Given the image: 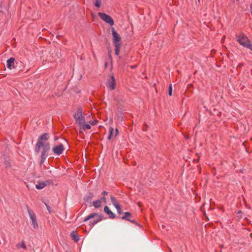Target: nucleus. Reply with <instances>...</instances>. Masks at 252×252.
I'll return each mask as SVG.
<instances>
[{
  "instance_id": "obj_26",
  "label": "nucleus",
  "mask_w": 252,
  "mask_h": 252,
  "mask_svg": "<svg viewBox=\"0 0 252 252\" xmlns=\"http://www.w3.org/2000/svg\"><path fill=\"white\" fill-rule=\"evenodd\" d=\"M168 94L170 96H171L172 94V86L171 84L169 86Z\"/></svg>"
},
{
  "instance_id": "obj_21",
  "label": "nucleus",
  "mask_w": 252,
  "mask_h": 252,
  "mask_svg": "<svg viewBox=\"0 0 252 252\" xmlns=\"http://www.w3.org/2000/svg\"><path fill=\"white\" fill-rule=\"evenodd\" d=\"M82 126V128L84 130L90 129L91 128V126L89 124H83V125H81Z\"/></svg>"
},
{
  "instance_id": "obj_11",
  "label": "nucleus",
  "mask_w": 252,
  "mask_h": 252,
  "mask_svg": "<svg viewBox=\"0 0 252 252\" xmlns=\"http://www.w3.org/2000/svg\"><path fill=\"white\" fill-rule=\"evenodd\" d=\"M70 236L71 239L75 242H78L80 240L79 236L77 234L75 231H73L71 232Z\"/></svg>"
},
{
  "instance_id": "obj_25",
  "label": "nucleus",
  "mask_w": 252,
  "mask_h": 252,
  "mask_svg": "<svg viewBox=\"0 0 252 252\" xmlns=\"http://www.w3.org/2000/svg\"><path fill=\"white\" fill-rule=\"evenodd\" d=\"M129 221L131 222V223L134 224L135 225L138 226L139 227H142L141 224H140L139 223H138L137 221H136L134 220H132L130 219V220H129Z\"/></svg>"
},
{
  "instance_id": "obj_33",
  "label": "nucleus",
  "mask_w": 252,
  "mask_h": 252,
  "mask_svg": "<svg viewBox=\"0 0 252 252\" xmlns=\"http://www.w3.org/2000/svg\"><path fill=\"white\" fill-rule=\"evenodd\" d=\"M96 122H97L96 121H94L90 122V124L94 126L96 124Z\"/></svg>"
},
{
  "instance_id": "obj_22",
  "label": "nucleus",
  "mask_w": 252,
  "mask_h": 252,
  "mask_svg": "<svg viewBox=\"0 0 252 252\" xmlns=\"http://www.w3.org/2000/svg\"><path fill=\"white\" fill-rule=\"evenodd\" d=\"M95 2L94 3V6L97 7H100L101 4V0H94Z\"/></svg>"
},
{
  "instance_id": "obj_10",
  "label": "nucleus",
  "mask_w": 252,
  "mask_h": 252,
  "mask_svg": "<svg viewBox=\"0 0 252 252\" xmlns=\"http://www.w3.org/2000/svg\"><path fill=\"white\" fill-rule=\"evenodd\" d=\"M103 219V216L102 215H98V218L97 219L95 220H93V221H90L89 223V225L92 227H93L95 224L97 223L98 222L100 221Z\"/></svg>"
},
{
  "instance_id": "obj_2",
  "label": "nucleus",
  "mask_w": 252,
  "mask_h": 252,
  "mask_svg": "<svg viewBox=\"0 0 252 252\" xmlns=\"http://www.w3.org/2000/svg\"><path fill=\"white\" fill-rule=\"evenodd\" d=\"M237 41L240 45L249 48L252 51V43L249 39L244 33L237 36Z\"/></svg>"
},
{
  "instance_id": "obj_5",
  "label": "nucleus",
  "mask_w": 252,
  "mask_h": 252,
  "mask_svg": "<svg viewBox=\"0 0 252 252\" xmlns=\"http://www.w3.org/2000/svg\"><path fill=\"white\" fill-rule=\"evenodd\" d=\"M98 16L101 20L105 22L106 23L109 24L110 26H113L114 24L113 19L109 15H107L105 13L98 12Z\"/></svg>"
},
{
  "instance_id": "obj_34",
  "label": "nucleus",
  "mask_w": 252,
  "mask_h": 252,
  "mask_svg": "<svg viewBox=\"0 0 252 252\" xmlns=\"http://www.w3.org/2000/svg\"><path fill=\"white\" fill-rule=\"evenodd\" d=\"M118 133H119L118 129L117 128H116L115 130V133L114 134V137H116L117 135L118 134Z\"/></svg>"
},
{
  "instance_id": "obj_9",
  "label": "nucleus",
  "mask_w": 252,
  "mask_h": 252,
  "mask_svg": "<svg viewBox=\"0 0 252 252\" xmlns=\"http://www.w3.org/2000/svg\"><path fill=\"white\" fill-rule=\"evenodd\" d=\"M104 211L107 214L109 215V217L110 219H113L116 217V215L113 213L109 208V207L107 206H105L104 208Z\"/></svg>"
},
{
  "instance_id": "obj_24",
  "label": "nucleus",
  "mask_w": 252,
  "mask_h": 252,
  "mask_svg": "<svg viewBox=\"0 0 252 252\" xmlns=\"http://www.w3.org/2000/svg\"><path fill=\"white\" fill-rule=\"evenodd\" d=\"M17 247L18 248H23L24 249H26V244H25V243L24 242H22L21 243L17 244Z\"/></svg>"
},
{
  "instance_id": "obj_12",
  "label": "nucleus",
  "mask_w": 252,
  "mask_h": 252,
  "mask_svg": "<svg viewBox=\"0 0 252 252\" xmlns=\"http://www.w3.org/2000/svg\"><path fill=\"white\" fill-rule=\"evenodd\" d=\"M15 59L14 58H10L7 61V67L9 69H11L14 67Z\"/></svg>"
},
{
  "instance_id": "obj_16",
  "label": "nucleus",
  "mask_w": 252,
  "mask_h": 252,
  "mask_svg": "<svg viewBox=\"0 0 252 252\" xmlns=\"http://www.w3.org/2000/svg\"><path fill=\"white\" fill-rule=\"evenodd\" d=\"M46 185H47V184H46L45 182H41L36 185L35 188L37 189H43Z\"/></svg>"
},
{
  "instance_id": "obj_36",
  "label": "nucleus",
  "mask_w": 252,
  "mask_h": 252,
  "mask_svg": "<svg viewBox=\"0 0 252 252\" xmlns=\"http://www.w3.org/2000/svg\"><path fill=\"white\" fill-rule=\"evenodd\" d=\"M58 139H59V138H58V136H55L54 137V140H55V141H57V140H58Z\"/></svg>"
},
{
  "instance_id": "obj_1",
  "label": "nucleus",
  "mask_w": 252,
  "mask_h": 252,
  "mask_svg": "<svg viewBox=\"0 0 252 252\" xmlns=\"http://www.w3.org/2000/svg\"><path fill=\"white\" fill-rule=\"evenodd\" d=\"M50 137V135L48 133H43L39 136L34 149L37 154H39L40 149L42 148L41 154L48 156L51 147L50 143L47 141Z\"/></svg>"
},
{
  "instance_id": "obj_23",
  "label": "nucleus",
  "mask_w": 252,
  "mask_h": 252,
  "mask_svg": "<svg viewBox=\"0 0 252 252\" xmlns=\"http://www.w3.org/2000/svg\"><path fill=\"white\" fill-rule=\"evenodd\" d=\"M48 157L47 155H41V159H40V164H42L45 161V159H46L47 157Z\"/></svg>"
},
{
  "instance_id": "obj_7",
  "label": "nucleus",
  "mask_w": 252,
  "mask_h": 252,
  "mask_svg": "<svg viewBox=\"0 0 252 252\" xmlns=\"http://www.w3.org/2000/svg\"><path fill=\"white\" fill-rule=\"evenodd\" d=\"M64 150L63 144L60 143L58 145H56L52 148L53 153L55 155L59 156L61 155Z\"/></svg>"
},
{
  "instance_id": "obj_27",
  "label": "nucleus",
  "mask_w": 252,
  "mask_h": 252,
  "mask_svg": "<svg viewBox=\"0 0 252 252\" xmlns=\"http://www.w3.org/2000/svg\"><path fill=\"white\" fill-rule=\"evenodd\" d=\"M115 208L117 209L118 214H121L122 213V210L120 205Z\"/></svg>"
},
{
  "instance_id": "obj_19",
  "label": "nucleus",
  "mask_w": 252,
  "mask_h": 252,
  "mask_svg": "<svg viewBox=\"0 0 252 252\" xmlns=\"http://www.w3.org/2000/svg\"><path fill=\"white\" fill-rule=\"evenodd\" d=\"M114 135V128L112 127H110L109 128V134L108 136V139L110 140Z\"/></svg>"
},
{
  "instance_id": "obj_38",
  "label": "nucleus",
  "mask_w": 252,
  "mask_h": 252,
  "mask_svg": "<svg viewBox=\"0 0 252 252\" xmlns=\"http://www.w3.org/2000/svg\"><path fill=\"white\" fill-rule=\"evenodd\" d=\"M250 236H251V238H252V234H250Z\"/></svg>"
},
{
  "instance_id": "obj_6",
  "label": "nucleus",
  "mask_w": 252,
  "mask_h": 252,
  "mask_svg": "<svg viewBox=\"0 0 252 252\" xmlns=\"http://www.w3.org/2000/svg\"><path fill=\"white\" fill-rule=\"evenodd\" d=\"M112 34L113 36V42L114 45L122 44V38L119 33L115 31V29L112 28Z\"/></svg>"
},
{
  "instance_id": "obj_20",
  "label": "nucleus",
  "mask_w": 252,
  "mask_h": 252,
  "mask_svg": "<svg viewBox=\"0 0 252 252\" xmlns=\"http://www.w3.org/2000/svg\"><path fill=\"white\" fill-rule=\"evenodd\" d=\"M115 49V54L117 56L119 55L120 53V50L121 46V44L120 45H114Z\"/></svg>"
},
{
  "instance_id": "obj_35",
  "label": "nucleus",
  "mask_w": 252,
  "mask_h": 252,
  "mask_svg": "<svg viewBox=\"0 0 252 252\" xmlns=\"http://www.w3.org/2000/svg\"><path fill=\"white\" fill-rule=\"evenodd\" d=\"M108 55H109V57L110 59V60H112V55H111V51L108 52Z\"/></svg>"
},
{
  "instance_id": "obj_39",
  "label": "nucleus",
  "mask_w": 252,
  "mask_h": 252,
  "mask_svg": "<svg viewBox=\"0 0 252 252\" xmlns=\"http://www.w3.org/2000/svg\"><path fill=\"white\" fill-rule=\"evenodd\" d=\"M198 0V1H199L200 0Z\"/></svg>"
},
{
  "instance_id": "obj_28",
  "label": "nucleus",
  "mask_w": 252,
  "mask_h": 252,
  "mask_svg": "<svg viewBox=\"0 0 252 252\" xmlns=\"http://www.w3.org/2000/svg\"><path fill=\"white\" fill-rule=\"evenodd\" d=\"M4 163L5 165V167L6 168L7 167H9L11 166V165H10V162L8 161V160H5L4 161Z\"/></svg>"
},
{
  "instance_id": "obj_8",
  "label": "nucleus",
  "mask_w": 252,
  "mask_h": 252,
  "mask_svg": "<svg viewBox=\"0 0 252 252\" xmlns=\"http://www.w3.org/2000/svg\"><path fill=\"white\" fill-rule=\"evenodd\" d=\"M115 79L114 76L112 75L107 83V87L110 88L111 90H113L115 89Z\"/></svg>"
},
{
  "instance_id": "obj_32",
  "label": "nucleus",
  "mask_w": 252,
  "mask_h": 252,
  "mask_svg": "<svg viewBox=\"0 0 252 252\" xmlns=\"http://www.w3.org/2000/svg\"><path fill=\"white\" fill-rule=\"evenodd\" d=\"M108 192L106 191H103L102 192V194L103 195V196H105L106 195H108Z\"/></svg>"
},
{
  "instance_id": "obj_18",
  "label": "nucleus",
  "mask_w": 252,
  "mask_h": 252,
  "mask_svg": "<svg viewBox=\"0 0 252 252\" xmlns=\"http://www.w3.org/2000/svg\"><path fill=\"white\" fill-rule=\"evenodd\" d=\"M93 204L95 208H98L101 206L100 200H99L98 199L95 201H94Z\"/></svg>"
},
{
  "instance_id": "obj_4",
  "label": "nucleus",
  "mask_w": 252,
  "mask_h": 252,
  "mask_svg": "<svg viewBox=\"0 0 252 252\" xmlns=\"http://www.w3.org/2000/svg\"><path fill=\"white\" fill-rule=\"evenodd\" d=\"M27 211L28 212L30 218L32 221L33 228L34 229H37L38 228V224L37 223L36 218L34 213L32 210L28 205H26Z\"/></svg>"
},
{
  "instance_id": "obj_30",
  "label": "nucleus",
  "mask_w": 252,
  "mask_h": 252,
  "mask_svg": "<svg viewBox=\"0 0 252 252\" xmlns=\"http://www.w3.org/2000/svg\"><path fill=\"white\" fill-rule=\"evenodd\" d=\"M118 118L121 121L124 120L122 113H120V114H118Z\"/></svg>"
},
{
  "instance_id": "obj_17",
  "label": "nucleus",
  "mask_w": 252,
  "mask_h": 252,
  "mask_svg": "<svg viewBox=\"0 0 252 252\" xmlns=\"http://www.w3.org/2000/svg\"><path fill=\"white\" fill-rule=\"evenodd\" d=\"M97 215H98V214L96 213H92L84 219V221L86 222V221L94 218L95 216H96Z\"/></svg>"
},
{
  "instance_id": "obj_13",
  "label": "nucleus",
  "mask_w": 252,
  "mask_h": 252,
  "mask_svg": "<svg viewBox=\"0 0 252 252\" xmlns=\"http://www.w3.org/2000/svg\"><path fill=\"white\" fill-rule=\"evenodd\" d=\"M110 199L112 204L115 207L120 205L119 202L117 200L114 196L111 195Z\"/></svg>"
},
{
  "instance_id": "obj_29",
  "label": "nucleus",
  "mask_w": 252,
  "mask_h": 252,
  "mask_svg": "<svg viewBox=\"0 0 252 252\" xmlns=\"http://www.w3.org/2000/svg\"><path fill=\"white\" fill-rule=\"evenodd\" d=\"M44 204L46 206V208H47L48 211L49 212V214H50L52 212V209H51V207L46 202H44Z\"/></svg>"
},
{
  "instance_id": "obj_3",
  "label": "nucleus",
  "mask_w": 252,
  "mask_h": 252,
  "mask_svg": "<svg viewBox=\"0 0 252 252\" xmlns=\"http://www.w3.org/2000/svg\"><path fill=\"white\" fill-rule=\"evenodd\" d=\"M76 123L79 126L83 125L85 122V117L83 115V111L81 108H79L77 109V111L73 115Z\"/></svg>"
},
{
  "instance_id": "obj_31",
  "label": "nucleus",
  "mask_w": 252,
  "mask_h": 252,
  "mask_svg": "<svg viewBox=\"0 0 252 252\" xmlns=\"http://www.w3.org/2000/svg\"><path fill=\"white\" fill-rule=\"evenodd\" d=\"M98 200H100L101 203V202H104V203L106 202V198L104 196H103L102 197H101L100 199H99Z\"/></svg>"
},
{
  "instance_id": "obj_37",
  "label": "nucleus",
  "mask_w": 252,
  "mask_h": 252,
  "mask_svg": "<svg viewBox=\"0 0 252 252\" xmlns=\"http://www.w3.org/2000/svg\"><path fill=\"white\" fill-rule=\"evenodd\" d=\"M130 67L132 69H134L136 67L135 65H131L130 66Z\"/></svg>"
},
{
  "instance_id": "obj_15",
  "label": "nucleus",
  "mask_w": 252,
  "mask_h": 252,
  "mask_svg": "<svg viewBox=\"0 0 252 252\" xmlns=\"http://www.w3.org/2000/svg\"><path fill=\"white\" fill-rule=\"evenodd\" d=\"M131 217V214L130 212H126L124 213V216L121 218L122 220H125L127 221L130 220V217Z\"/></svg>"
},
{
  "instance_id": "obj_14",
  "label": "nucleus",
  "mask_w": 252,
  "mask_h": 252,
  "mask_svg": "<svg viewBox=\"0 0 252 252\" xmlns=\"http://www.w3.org/2000/svg\"><path fill=\"white\" fill-rule=\"evenodd\" d=\"M94 197V194L92 192H89L84 197V200L87 202H90Z\"/></svg>"
}]
</instances>
